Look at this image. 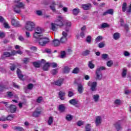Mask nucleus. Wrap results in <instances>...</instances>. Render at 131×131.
<instances>
[{
    "instance_id": "nucleus-1",
    "label": "nucleus",
    "mask_w": 131,
    "mask_h": 131,
    "mask_svg": "<svg viewBox=\"0 0 131 131\" xmlns=\"http://www.w3.org/2000/svg\"><path fill=\"white\" fill-rule=\"evenodd\" d=\"M14 6H13V11L16 14H20L21 13V9H25V4L21 2V0H15Z\"/></svg>"
},
{
    "instance_id": "nucleus-2",
    "label": "nucleus",
    "mask_w": 131,
    "mask_h": 131,
    "mask_svg": "<svg viewBox=\"0 0 131 131\" xmlns=\"http://www.w3.org/2000/svg\"><path fill=\"white\" fill-rule=\"evenodd\" d=\"M55 22L57 24H56L55 23H51V30H53V31H57V29H58L57 26H63V25H64V24H63V18H62V16H58L57 17V18L55 20Z\"/></svg>"
},
{
    "instance_id": "nucleus-3",
    "label": "nucleus",
    "mask_w": 131,
    "mask_h": 131,
    "mask_svg": "<svg viewBox=\"0 0 131 131\" xmlns=\"http://www.w3.org/2000/svg\"><path fill=\"white\" fill-rule=\"evenodd\" d=\"M2 103L5 105L6 110H7V111H9L11 113H15V112L17 111V107H16V105L14 104L8 105V104H9V102L2 101Z\"/></svg>"
},
{
    "instance_id": "nucleus-4",
    "label": "nucleus",
    "mask_w": 131,
    "mask_h": 131,
    "mask_svg": "<svg viewBox=\"0 0 131 131\" xmlns=\"http://www.w3.org/2000/svg\"><path fill=\"white\" fill-rule=\"evenodd\" d=\"M36 39H37L39 45L42 47H45V46H46L48 42H50V39H49V38L43 37L42 36L36 38Z\"/></svg>"
},
{
    "instance_id": "nucleus-5",
    "label": "nucleus",
    "mask_w": 131,
    "mask_h": 131,
    "mask_svg": "<svg viewBox=\"0 0 131 131\" xmlns=\"http://www.w3.org/2000/svg\"><path fill=\"white\" fill-rule=\"evenodd\" d=\"M106 68L104 67H101L98 68L96 71V80H102L103 78V74H102V70H105Z\"/></svg>"
},
{
    "instance_id": "nucleus-6",
    "label": "nucleus",
    "mask_w": 131,
    "mask_h": 131,
    "mask_svg": "<svg viewBox=\"0 0 131 131\" xmlns=\"http://www.w3.org/2000/svg\"><path fill=\"white\" fill-rule=\"evenodd\" d=\"M43 32V30L41 28L37 27L35 29V33L33 34V37L35 38H38V37L42 36L41 34Z\"/></svg>"
},
{
    "instance_id": "nucleus-7",
    "label": "nucleus",
    "mask_w": 131,
    "mask_h": 131,
    "mask_svg": "<svg viewBox=\"0 0 131 131\" xmlns=\"http://www.w3.org/2000/svg\"><path fill=\"white\" fill-rule=\"evenodd\" d=\"M35 26L34 23L32 21H27L25 26V29L28 31H32Z\"/></svg>"
},
{
    "instance_id": "nucleus-8",
    "label": "nucleus",
    "mask_w": 131,
    "mask_h": 131,
    "mask_svg": "<svg viewBox=\"0 0 131 131\" xmlns=\"http://www.w3.org/2000/svg\"><path fill=\"white\" fill-rule=\"evenodd\" d=\"M88 86H90V90L92 92H96L97 91V85H98V82L94 81L92 82L89 81L88 82Z\"/></svg>"
},
{
    "instance_id": "nucleus-9",
    "label": "nucleus",
    "mask_w": 131,
    "mask_h": 131,
    "mask_svg": "<svg viewBox=\"0 0 131 131\" xmlns=\"http://www.w3.org/2000/svg\"><path fill=\"white\" fill-rule=\"evenodd\" d=\"M62 36L61 37L60 41L61 43H66L68 39L67 36H68V33L65 31H63L62 33Z\"/></svg>"
},
{
    "instance_id": "nucleus-10",
    "label": "nucleus",
    "mask_w": 131,
    "mask_h": 131,
    "mask_svg": "<svg viewBox=\"0 0 131 131\" xmlns=\"http://www.w3.org/2000/svg\"><path fill=\"white\" fill-rule=\"evenodd\" d=\"M64 30L65 32H69L70 30V28L71 27V22L70 21L67 20L64 22Z\"/></svg>"
},
{
    "instance_id": "nucleus-11",
    "label": "nucleus",
    "mask_w": 131,
    "mask_h": 131,
    "mask_svg": "<svg viewBox=\"0 0 131 131\" xmlns=\"http://www.w3.org/2000/svg\"><path fill=\"white\" fill-rule=\"evenodd\" d=\"M41 113V111H40V110H39V108L37 107L33 112L32 116H33V117L37 118L38 117V116H39Z\"/></svg>"
},
{
    "instance_id": "nucleus-12",
    "label": "nucleus",
    "mask_w": 131,
    "mask_h": 131,
    "mask_svg": "<svg viewBox=\"0 0 131 131\" xmlns=\"http://www.w3.org/2000/svg\"><path fill=\"white\" fill-rule=\"evenodd\" d=\"M101 123H102V117H101V116H96L95 120L96 126H99Z\"/></svg>"
},
{
    "instance_id": "nucleus-13",
    "label": "nucleus",
    "mask_w": 131,
    "mask_h": 131,
    "mask_svg": "<svg viewBox=\"0 0 131 131\" xmlns=\"http://www.w3.org/2000/svg\"><path fill=\"white\" fill-rule=\"evenodd\" d=\"M11 24L13 26H14V27H20L21 26L19 21L16 20L15 18L12 19Z\"/></svg>"
},
{
    "instance_id": "nucleus-14",
    "label": "nucleus",
    "mask_w": 131,
    "mask_h": 131,
    "mask_svg": "<svg viewBox=\"0 0 131 131\" xmlns=\"http://www.w3.org/2000/svg\"><path fill=\"white\" fill-rule=\"evenodd\" d=\"M81 8L85 11H88L92 8V5L91 4H86L81 5Z\"/></svg>"
},
{
    "instance_id": "nucleus-15",
    "label": "nucleus",
    "mask_w": 131,
    "mask_h": 131,
    "mask_svg": "<svg viewBox=\"0 0 131 131\" xmlns=\"http://www.w3.org/2000/svg\"><path fill=\"white\" fill-rule=\"evenodd\" d=\"M121 122L120 121H119L114 124V126L117 130L119 131L120 130V129H122V127H121Z\"/></svg>"
},
{
    "instance_id": "nucleus-16",
    "label": "nucleus",
    "mask_w": 131,
    "mask_h": 131,
    "mask_svg": "<svg viewBox=\"0 0 131 131\" xmlns=\"http://www.w3.org/2000/svg\"><path fill=\"white\" fill-rule=\"evenodd\" d=\"M86 29V27L85 26H83L81 28V32L80 33V36L83 38L84 37V35H85V30Z\"/></svg>"
},
{
    "instance_id": "nucleus-17",
    "label": "nucleus",
    "mask_w": 131,
    "mask_h": 131,
    "mask_svg": "<svg viewBox=\"0 0 131 131\" xmlns=\"http://www.w3.org/2000/svg\"><path fill=\"white\" fill-rule=\"evenodd\" d=\"M32 89H33V84L30 83L28 85L27 87H25L24 88L25 92V93H26V94H28V93H29V91H28V90H29L30 91H31Z\"/></svg>"
},
{
    "instance_id": "nucleus-18",
    "label": "nucleus",
    "mask_w": 131,
    "mask_h": 131,
    "mask_svg": "<svg viewBox=\"0 0 131 131\" xmlns=\"http://www.w3.org/2000/svg\"><path fill=\"white\" fill-rule=\"evenodd\" d=\"M40 63H46V60L45 59H41L40 63L34 62H33V65H34V67L36 68H39V67H40Z\"/></svg>"
},
{
    "instance_id": "nucleus-19",
    "label": "nucleus",
    "mask_w": 131,
    "mask_h": 131,
    "mask_svg": "<svg viewBox=\"0 0 131 131\" xmlns=\"http://www.w3.org/2000/svg\"><path fill=\"white\" fill-rule=\"evenodd\" d=\"M63 79H59L56 81L54 82V84L55 85H58V86H61L62 84H63Z\"/></svg>"
},
{
    "instance_id": "nucleus-20",
    "label": "nucleus",
    "mask_w": 131,
    "mask_h": 131,
    "mask_svg": "<svg viewBox=\"0 0 131 131\" xmlns=\"http://www.w3.org/2000/svg\"><path fill=\"white\" fill-rule=\"evenodd\" d=\"M66 110V107H65V104H60L58 107V110L60 112H64Z\"/></svg>"
},
{
    "instance_id": "nucleus-21",
    "label": "nucleus",
    "mask_w": 131,
    "mask_h": 131,
    "mask_svg": "<svg viewBox=\"0 0 131 131\" xmlns=\"http://www.w3.org/2000/svg\"><path fill=\"white\" fill-rule=\"evenodd\" d=\"M83 86L81 84H78V92L79 94H82L83 93Z\"/></svg>"
},
{
    "instance_id": "nucleus-22",
    "label": "nucleus",
    "mask_w": 131,
    "mask_h": 131,
    "mask_svg": "<svg viewBox=\"0 0 131 131\" xmlns=\"http://www.w3.org/2000/svg\"><path fill=\"white\" fill-rule=\"evenodd\" d=\"M16 72L19 79L22 80L23 79V77H24V76L22 75V72H21V70H20L19 69H17Z\"/></svg>"
},
{
    "instance_id": "nucleus-23",
    "label": "nucleus",
    "mask_w": 131,
    "mask_h": 131,
    "mask_svg": "<svg viewBox=\"0 0 131 131\" xmlns=\"http://www.w3.org/2000/svg\"><path fill=\"white\" fill-rule=\"evenodd\" d=\"M69 103L71 104V105H73V106H75L76 105H77L78 104V100H76L75 99H71Z\"/></svg>"
},
{
    "instance_id": "nucleus-24",
    "label": "nucleus",
    "mask_w": 131,
    "mask_h": 131,
    "mask_svg": "<svg viewBox=\"0 0 131 131\" xmlns=\"http://www.w3.org/2000/svg\"><path fill=\"white\" fill-rule=\"evenodd\" d=\"M9 58L11 57V53L9 52H5L3 53V55L1 56V59H4V58Z\"/></svg>"
},
{
    "instance_id": "nucleus-25",
    "label": "nucleus",
    "mask_w": 131,
    "mask_h": 131,
    "mask_svg": "<svg viewBox=\"0 0 131 131\" xmlns=\"http://www.w3.org/2000/svg\"><path fill=\"white\" fill-rule=\"evenodd\" d=\"M50 66H51L49 62L45 63L42 67L43 70H44V71H48V70H49V69L50 68Z\"/></svg>"
},
{
    "instance_id": "nucleus-26",
    "label": "nucleus",
    "mask_w": 131,
    "mask_h": 131,
    "mask_svg": "<svg viewBox=\"0 0 131 131\" xmlns=\"http://www.w3.org/2000/svg\"><path fill=\"white\" fill-rule=\"evenodd\" d=\"M60 41L59 39H55L53 40L52 44L54 47H58L60 46Z\"/></svg>"
},
{
    "instance_id": "nucleus-27",
    "label": "nucleus",
    "mask_w": 131,
    "mask_h": 131,
    "mask_svg": "<svg viewBox=\"0 0 131 131\" xmlns=\"http://www.w3.org/2000/svg\"><path fill=\"white\" fill-rule=\"evenodd\" d=\"M59 97H60V100H64V96L66 95V93H65V92H63V91H60L59 92V94H58Z\"/></svg>"
},
{
    "instance_id": "nucleus-28",
    "label": "nucleus",
    "mask_w": 131,
    "mask_h": 131,
    "mask_svg": "<svg viewBox=\"0 0 131 131\" xmlns=\"http://www.w3.org/2000/svg\"><path fill=\"white\" fill-rule=\"evenodd\" d=\"M13 129H14V130H17V131H24V128L19 126H15L13 127Z\"/></svg>"
},
{
    "instance_id": "nucleus-29",
    "label": "nucleus",
    "mask_w": 131,
    "mask_h": 131,
    "mask_svg": "<svg viewBox=\"0 0 131 131\" xmlns=\"http://www.w3.org/2000/svg\"><path fill=\"white\" fill-rule=\"evenodd\" d=\"M55 6H56V4H55V3H53L52 5L50 6L51 10H52V11L54 13H56V12Z\"/></svg>"
},
{
    "instance_id": "nucleus-30",
    "label": "nucleus",
    "mask_w": 131,
    "mask_h": 131,
    "mask_svg": "<svg viewBox=\"0 0 131 131\" xmlns=\"http://www.w3.org/2000/svg\"><path fill=\"white\" fill-rule=\"evenodd\" d=\"M80 10L79 8H75L73 10V14L75 16H76L78 14V13H79Z\"/></svg>"
},
{
    "instance_id": "nucleus-31",
    "label": "nucleus",
    "mask_w": 131,
    "mask_h": 131,
    "mask_svg": "<svg viewBox=\"0 0 131 131\" xmlns=\"http://www.w3.org/2000/svg\"><path fill=\"white\" fill-rule=\"evenodd\" d=\"M71 68H70L69 67H64L63 69V72L66 74H68L69 72H70V70Z\"/></svg>"
},
{
    "instance_id": "nucleus-32",
    "label": "nucleus",
    "mask_w": 131,
    "mask_h": 131,
    "mask_svg": "<svg viewBox=\"0 0 131 131\" xmlns=\"http://www.w3.org/2000/svg\"><path fill=\"white\" fill-rule=\"evenodd\" d=\"M126 7H127V4L126 3H123L122 6V12L124 13L126 11Z\"/></svg>"
},
{
    "instance_id": "nucleus-33",
    "label": "nucleus",
    "mask_w": 131,
    "mask_h": 131,
    "mask_svg": "<svg viewBox=\"0 0 131 131\" xmlns=\"http://www.w3.org/2000/svg\"><path fill=\"white\" fill-rule=\"evenodd\" d=\"M120 37V35L119 33H115L113 35V38L115 39V40H117Z\"/></svg>"
},
{
    "instance_id": "nucleus-34",
    "label": "nucleus",
    "mask_w": 131,
    "mask_h": 131,
    "mask_svg": "<svg viewBox=\"0 0 131 131\" xmlns=\"http://www.w3.org/2000/svg\"><path fill=\"white\" fill-rule=\"evenodd\" d=\"M6 90H8V87L5 85H0V92H5Z\"/></svg>"
},
{
    "instance_id": "nucleus-35",
    "label": "nucleus",
    "mask_w": 131,
    "mask_h": 131,
    "mask_svg": "<svg viewBox=\"0 0 131 131\" xmlns=\"http://www.w3.org/2000/svg\"><path fill=\"white\" fill-rule=\"evenodd\" d=\"M88 67H89L90 69H94V68H95V64L93 63L92 61H89Z\"/></svg>"
},
{
    "instance_id": "nucleus-36",
    "label": "nucleus",
    "mask_w": 131,
    "mask_h": 131,
    "mask_svg": "<svg viewBox=\"0 0 131 131\" xmlns=\"http://www.w3.org/2000/svg\"><path fill=\"white\" fill-rule=\"evenodd\" d=\"M72 73H73L74 74H78V73H79V68L76 67L74 68L72 71Z\"/></svg>"
},
{
    "instance_id": "nucleus-37",
    "label": "nucleus",
    "mask_w": 131,
    "mask_h": 131,
    "mask_svg": "<svg viewBox=\"0 0 131 131\" xmlns=\"http://www.w3.org/2000/svg\"><path fill=\"white\" fill-rule=\"evenodd\" d=\"M93 99L94 100V102H98L99 101V99H100V95L98 94L94 95L93 96Z\"/></svg>"
},
{
    "instance_id": "nucleus-38",
    "label": "nucleus",
    "mask_w": 131,
    "mask_h": 131,
    "mask_svg": "<svg viewBox=\"0 0 131 131\" xmlns=\"http://www.w3.org/2000/svg\"><path fill=\"white\" fill-rule=\"evenodd\" d=\"M127 73V70L126 68H124L122 72V77H125L126 76V73Z\"/></svg>"
},
{
    "instance_id": "nucleus-39",
    "label": "nucleus",
    "mask_w": 131,
    "mask_h": 131,
    "mask_svg": "<svg viewBox=\"0 0 131 131\" xmlns=\"http://www.w3.org/2000/svg\"><path fill=\"white\" fill-rule=\"evenodd\" d=\"M86 41L88 43H91L92 42V36L88 35L86 38Z\"/></svg>"
},
{
    "instance_id": "nucleus-40",
    "label": "nucleus",
    "mask_w": 131,
    "mask_h": 131,
    "mask_svg": "<svg viewBox=\"0 0 131 131\" xmlns=\"http://www.w3.org/2000/svg\"><path fill=\"white\" fill-rule=\"evenodd\" d=\"M53 121L54 118H53V117H50L48 121L49 125H52V123H53Z\"/></svg>"
},
{
    "instance_id": "nucleus-41",
    "label": "nucleus",
    "mask_w": 131,
    "mask_h": 131,
    "mask_svg": "<svg viewBox=\"0 0 131 131\" xmlns=\"http://www.w3.org/2000/svg\"><path fill=\"white\" fill-rule=\"evenodd\" d=\"M14 115H8L7 117H6V120H13L14 119Z\"/></svg>"
},
{
    "instance_id": "nucleus-42",
    "label": "nucleus",
    "mask_w": 131,
    "mask_h": 131,
    "mask_svg": "<svg viewBox=\"0 0 131 131\" xmlns=\"http://www.w3.org/2000/svg\"><path fill=\"white\" fill-rule=\"evenodd\" d=\"M90 53H91V51L85 50V51H83L82 53V56H88V55H90Z\"/></svg>"
},
{
    "instance_id": "nucleus-43",
    "label": "nucleus",
    "mask_w": 131,
    "mask_h": 131,
    "mask_svg": "<svg viewBox=\"0 0 131 131\" xmlns=\"http://www.w3.org/2000/svg\"><path fill=\"white\" fill-rule=\"evenodd\" d=\"M108 27H110V25L106 23H104L101 25V28H107Z\"/></svg>"
},
{
    "instance_id": "nucleus-44",
    "label": "nucleus",
    "mask_w": 131,
    "mask_h": 131,
    "mask_svg": "<svg viewBox=\"0 0 131 131\" xmlns=\"http://www.w3.org/2000/svg\"><path fill=\"white\" fill-rule=\"evenodd\" d=\"M85 131H92V129L91 128V124H87L85 126Z\"/></svg>"
},
{
    "instance_id": "nucleus-45",
    "label": "nucleus",
    "mask_w": 131,
    "mask_h": 131,
    "mask_svg": "<svg viewBox=\"0 0 131 131\" xmlns=\"http://www.w3.org/2000/svg\"><path fill=\"white\" fill-rule=\"evenodd\" d=\"M115 105H117V106H119L120 104H121V100L120 99H116L114 101Z\"/></svg>"
},
{
    "instance_id": "nucleus-46",
    "label": "nucleus",
    "mask_w": 131,
    "mask_h": 131,
    "mask_svg": "<svg viewBox=\"0 0 131 131\" xmlns=\"http://www.w3.org/2000/svg\"><path fill=\"white\" fill-rule=\"evenodd\" d=\"M66 118L68 121H70L73 119V117H72L71 115H67Z\"/></svg>"
},
{
    "instance_id": "nucleus-47",
    "label": "nucleus",
    "mask_w": 131,
    "mask_h": 131,
    "mask_svg": "<svg viewBox=\"0 0 131 131\" xmlns=\"http://www.w3.org/2000/svg\"><path fill=\"white\" fill-rule=\"evenodd\" d=\"M98 48L102 49V48H105V42H101L98 44Z\"/></svg>"
},
{
    "instance_id": "nucleus-48",
    "label": "nucleus",
    "mask_w": 131,
    "mask_h": 131,
    "mask_svg": "<svg viewBox=\"0 0 131 131\" xmlns=\"http://www.w3.org/2000/svg\"><path fill=\"white\" fill-rule=\"evenodd\" d=\"M58 73V69H53L51 71V74L53 75H56Z\"/></svg>"
},
{
    "instance_id": "nucleus-49",
    "label": "nucleus",
    "mask_w": 131,
    "mask_h": 131,
    "mask_svg": "<svg viewBox=\"0 0 131 131\" xmlns=\"http://www.w3.org/2000/svg\"><path fill=\"white\" fill-rule=\"evenodd\" d=\"M102 39H103V36H98V37H97L95 40L97 42H98V41H101V40H102Z\"/></svg>"
},
{
    "instance_id": "nucleus-50",
    "label": "nucleus",
    "mask_w": 131,
    "mask_h": 131,
    "mask_svg": "<svg viewBox=\"0 0 131 131\" xmlns=\"http://www.w3.org/2000/svg\"><path fill=\"white\" fill-rule=\"evenodd\" d=\"M50 66L53 67V68H56L58 67V64H57V63H55V62L50 63Z\"/></svg>"
},
{
    "instance_id": "nucleus-51",
    "label": "nucleus",
    "mask_w": 131,
    "mask_h": 131,
    "mask_svg": "<svg viewBox=\"0 0 131 131\" xmlns=\"http://www.w3.org/2000/svg\"><path fill=\"white\" fill-rule=\"evenodd\" d=\"M106 65H107V66H108V67H111V66H112V65H113V61L112 60H110V61H107Z\"/></svg>"
},
{
    "instance_id": "nucleus-52",
    "label": "nucleus",
    "mask_w": 131,
    "mask_h": 131,
    "mask_svg": "<svg viewBox=\"0 0 131 131\" xmlns=\"http://www.w3.org/2000/svg\"><path fill=\"white\" fill-rule=\"evenodd\" d=\"M3 24L5 28H6V29H10V26H9V24H8V23L5 21L3 23Z\"/></svg>"
},
{
    "instance_id": "nucleus-53",
    "label": "nucleus",
    "mask_w": 131,
    "mask_h": 131,
    "mask_svg": "<svg viewBox=\"0 0 131 131\" xmlns=\"http://www.w3.org/2000/svg\"><path fill=\"white\" fill-rule=\"evenodd\" d=\"M102 59L103 60H106V59H108V54H102Z\"/></svg>"
},
{
    "instance_id": "nucleus-54",
    "label": "nucleus",
    "mask_w": 131,
    "mask_h": 131,
    "mask_svg": "<svg viewBox=\"0 0 131 131\" xmlns=\"http://www.w3.org/2000/svg\"><path fill=\"white\" fill-rule=\"evenodd\" d=\"M77 124L78 126H81V125H83V124H84V122L81 121H78Z\"/></svg>"
},
{
    "instance_id": "nucleus-55",
    "label": "nucleus",
    "mask_w": 131,
    "mask_h": 131,
    "mask_svg": "<svg viewBox=\"0 0 131 131\" xmlns=\"http://www.w3.org/2000/svg\"><path fill=\"white\" fill-rule=\"evenodd\" d=\"M65 56H66V52L65 51H61L60 57L63 59V58H65Z\"/></svg>"
},
{
    "instance_id": "nucleus-56",
    "label": "nucleus",
    "mask_w": 131,
    "mask_h": 131,
    "mask_svg": "<svg viewBox=\"0 0 131 131\" xmlns=\"http://www.w3.org/2000/svg\"><path fill=\"white\" fill-rule=\"evenodd\" d=\"M7 119L6 117H5V116H2L0 117V121H6Z\"/></svg>"
},
{
    "instance_id": "nucleus-57",
    "label": "nucleus",
    "mask_w": 131,
    "mask_h": 131,
    "mask_svg": "<svg viewBox=\"0 0 131 131\" xmlns=\"http://www.w3.org/2000/svg\"><path fill=\"white\" fill-rule=\"evenodd\" d=\"M10 69L11 71H14L15 69H16V66L15 64H12L11 66L10 67Z\"/></svg>"
},
{
    "instance_id": "nucleus-58",
    "label": "nucleus",
    "mask_w": 131,
    "mask_h": 131,
    "mask_svg": "<svg viewBox=\"0 0 131 131\" xmlns=\"http://www.w3.org/2000/svg\"><path fill=\"white\" fill-rule=\"evenodd\" d=\"M123 55L125 57H128V56L130 55V54L128 51H124Z\"/></svg>"
},
{
    "instance_id": "nucleus-59",
    "label": "nucleus",
    "mask_w": 131,
    "mask_h": 131,
    "mask_svg": "<svg viewBox=\"0 0 131 131\" xmlns=\"http://www.w3.org/2000/svg\"><path fill=\"white\" fill-rule=\"evenodd\" d=\"M4 22H6V19L3 16H0V23L4 24Z\"/></svg>"
},
{
    "instance_id": "nucleus-60",
    "label": "nucleus",
    "mask_w": 131,
    "mask_h": 131,
    "mask_svg": "<svg viewBox=\"0 0 131 131\" xmlns=\"http://www.w3.org/2000/svg\"><path fill=\"white\" fill-rule=\"evenodd\" d=\"M107 14H109L110 15H113L114 10L113 9H109L107 10Z\"/></svg>"
},
{
    "instance_id": "nucleus-61",
    "label": "nucleus",
    "mask_w": 131,
    "mask_h": 131,
    "mask_svg": "<svg viewBox=\"0 0 131 131\" xmlns=\"http://www.w3.org/2000/svg\"><path fill=\"white\" fill-rule=\"evenodd\" d=\"M42 101V97L41 96L39 97L36 100L37 103H41Z\"/></svg>"
},
{
    "instance_id": "nucleus-62",
    "label": "nucleus",
    "mask_w": 131,
    "mask_h": 131,
    "mask_svg": "<svg viewBox=\"0 0 131 131\" xmlns=\"http://www.w3.org/2000/svg\"><path fill=\"white\" fill-rule=\"evenodd\" d=\"M15 55H17V51L13 50L11 51L10 53V56L12 57V56H15Z\"/></svg>"
},
{
    "instance_id": "nucleus-63",
    "label": "nucleus",
    "mask_w": 131,
    "mask_h": 131,
    "mask_svg": "<svg viewBox=\"0 0 131 131\" xmlns=\"http://www.w3.org/2000/svg\"><path fill=\"white\" fill-rule=\"evenodd\" d=\"M6 36V34L4 32H2L0 31V38H4Z\"/></svg>"
},
{
    "instance_id": "nucleus-64",
    "label": "nucleus",
    "mask_w": 131,
    "mask_h": 131,
    "mask_svg": "<svg viewBox=\"0 0 131 131\" xmlns=\"http://www.w3.org/2000/svg\"><path fill=\"white\" fill-rule=\"evenodd\" d=\"M7 96H8L10 97H13V93L11 92H8L7 93Z\"/></svg>"
}]
</instances>
